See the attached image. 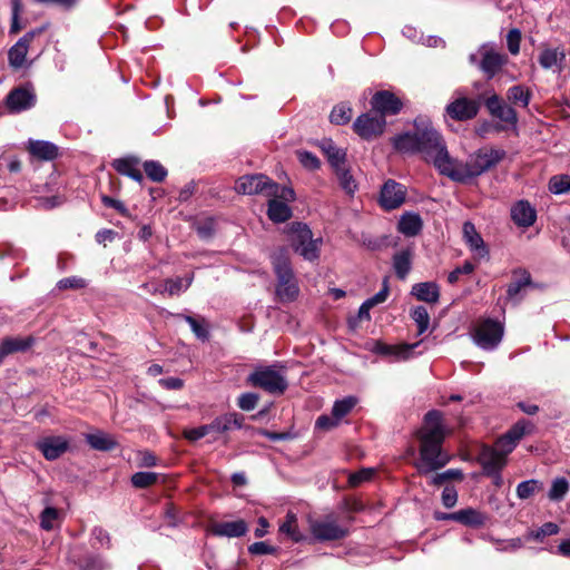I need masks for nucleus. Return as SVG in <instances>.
<instances>
[{"label": "nucleus", "mask_w": 570, "mask_h": 570, "mask_svg": "<svg viewBox=\"0 0 570 570\" xmlns=\"http://www.w3.org/2000/svg\"><path fill=\"white\" fill-rule=\"evenodd\" d=\"M413 130L395 135L391 144L396 151L403 154H420L431 161L441 175H444L450 164V155L442 135L426 117H416Z\"/></svg>", "instance_id": "obj_1"}, {"label": "nucleus", "mask_w": 570, "mask_h": 570, "mask_svg": "<svg viewBox=\"0 0 570 570\" xmlns=\"http://www.w3.org/2000/svg\"><path fill=\"white\" fill-rule=\"evenodd\" d=\"M442 413L431 410L424 415V424L417 432L420 440V461L415 468L421 474H428L445 466L450 456L442 450L445 430Z\"/></svg>", "instance_id": "obj_2"}, {"label": "nucleus", "mask_w": 570, "mask_h": 570, "mask_svg": "<svg viewBox=\"0 0 570 570\" xmlns=\"http://www.w3.org/2000/svg\"><path fill=\"white\" fill-rule=\"evenodd\" d=\"M504 156L505 151L502 149L482 148L471 155L465 164L456 165L454 159L450 158L444 176L455 183L465 184L493 168Z\"/></svg>", "instance_id": "obj_3"}, {"label": "nucleus", "mask_w": 570, "mask_h": 570, "mask_svg": "<svg viewBox=\"0 0 570 570\" xmlns=\"http://www.w3.org/2000/svg\"><path fill=\"white\" fill-rule=\"evenodd\" d=\"M272 265L277 278V297L281 302L295 301L299 287L285 248H279L272 255Z\"/></svg>", "instance_id": "obj_4"}, {"label": "nucleus", "mask_w": 570, "mask_h": 570, "mask_svg": "<svg viewBox=\"0 0 570 570\" xmlns=\"http://www.w3.org/2000/svg\"><path fill=\"white\" fill-rule=\"evenodd\" d=\"M287 240L291 247L305 261L314 262L320 257L322 238H313L311 228L299 222L286 226Z\"/></svg>", "instance_id": "obj_5"}, {"label": "nucleus", "mask_w": 570, "mask_h": 570, "mask_svg": "<svg viewBox=\"0 0 570 570\" xmlns=\"http://www.w3.org/2000/svg\"><path fill=\"white\" fill-rule=\"evenodd\" d=\"M504 335V325L498 320H480L471 331L473 343L481 350L492 352L497 350Z\"/></svg>", "instance_id": "obj_6"}, {"label": "nucleus", "mask_w": 570, "mask_h": 570, "mask_svg": "<svg viewBox=\"0 0 570 570\" xmlns=\"http://www.w3.org/2000/svg\"><path fill=\"white\" fill-rule=\"evenodd\" d=\"M246 381L249 385L271 394H283L288 385L285 376L276 371L275 366H259L247 376Z\"/></svg>", "instance_id": "obj_7"}, {"label": "nucleus", "mask_w": 570, "mask_h": 570, "mask_svg": "<svg viewBox=\"0 0 570 570\" xmlns=\"http://www.w3.org/2000/svg\"><path fill=\"white\" fill-rule=\"evenodd\" d=\"M235 190L243 195L277 196L279 185L263 174L245 175L236 180Z\"/></svg>", "instance_id": "obj_8"}, {"label": "nucleus", "mask_w": 570, "mask_h": 570, "mask_svg": "<svg viewBox=\"0 0 570 570\" xmlns=\"http://www.w3.org/2000/svg\"><path fill=\"white\" fill-rule=\"evenodd\" d=\"M484 106L493 118L504 122L509 127H517L519 118L515 108L508 105L507 101L495 92L484 100Z\"/></svg>", "instance_id": "obj_9"}, {"label": "nucleus", "mask_w": 570, "mask_h": 570, "mask_svg": "<svg viewBox=\"0 0 570 570\" xmlns=\"http://www.w3.org/2000/svg\"><path fill=\"white\" fill-rule=\"evenodd\" d=\"M372 110L385 119L389 116H396L403 108L402 100L392 91L379 90L371 98Z\"/></svg>", "instance_id": "obj_10"}, {"label": "nucleus", "mask_w": 570, "mask_h": 570, "mask_svg": "<svg viewBox=\"0 0 570 570\" xmlns=\"http://www.w3.org/2000/svg\"><path fill=\"white\" fill-rule=\"evenodd\" d=\"M406 197V187L394 180L387 179L381 187L379 203L385 210H393L401 207Z\"/></svg>", "instance_id": "obj_11"}, {"label": "nucleus", "mask_w": 570, "mask_h": 570, "mask_svg": "<svg viewBox=\"0 0 570 570\" xmlns=\"http://www.w3.org/2000/svg\"><path fill=\"white\" fill-rule=\"evenodd\" d=\"M386 120L379 115L373 116L370 112L360 115L354 124V131L365 140H372L384 132Z\"/></svg>", "instance_id": "obj_12"}, {"label": "nucleus", "mask_w": 570, "mask_h": 570, "mask_svg": "<svg viewBox=\"0 0 570 570\" xmlns=\"http://www.w3.org/2000/svg\"><path fill=\"white\" fill-rule=\"evenodd\" d=\"M478 53L481 56L479 68L488 79H492L508 60L505 55L498 52L494 46L489 43H483Z\"/></svg>", "instance_id": "obj_13"}, {"label": "nucleus", "mask_w": 570, "mask_h": 570, "mask_svg": "<svg viewBox=\"0 0 570 570\" xmlns=\"http://www.w3.org/2000/svg\"><path fill=\"white\" fill-rule=\"evenodd\" d=\"M37 101V97L32 88L17 87L13 88L6 97V107L11 114H19L31 109Z\"/></svg>", "instance_id": "obj_14"}, {"label": "nucleus", "mask_w": 570, "mask_h": 570, "mask_svg": "<svg viewBox=\"0 0 570 570\" xmlns=\"http://www.w3.org/2000/svg\"><path fill=\"white\" fill-rule=\"evenodd\" d=\"M480 109L478 100L466 97H459L449 102L445 107V112L454 120L465 121L473 119Z\"/></svg>", "instance_id": "obj_15"}, {"label": "nucleus", "mask_w": 570, "mask_h": 570, "mask_svg": "<svg viewBox=\"0 0 570 570\" xmlns=\"http://www.w3.org/2000/svg\"><path fill=\"white\" fill-rule=\"evenodd\" d=\"M311 530L318 541L338 540L347 535V529L335 521H316L312 524Z\"/></svg>", "instance_id": "obj_16"}, {"label": "nucleus", "mask_w": 570, "mask_h": 570, "mask_svg": "<svg viewBox=\"0 0 570 570\" xmlns=\"http://www.w3.org/2000/svg\"><path fill=\"white\" fill-rule=\"evenodd\" d=\"M69 448V442L63 436H47L37 442V449L42 455L53 461L60 458Z\"/></svg>", "instance_id": "obj_17"}, {"label": "nucleus", "mask_w": 570, "mask_h": 570, "mask_svg": "<svg viewBox=\"0 0 570 570\" xmlns=\"http://www.w3.org/2000/svg\"><path fill=\"white\" fill-rule=\"evenodd\" d=\"M511 219L518 227L528 228L535 223L537 210L528 200H518L511 207Z\"/></svg>", "instance_id": "obj_18"}, {"label": "nucleus", "mask_w": 570, "mask_h": 570, "mask_svg": "<svg viewBox=\"0 0 570 570\" xmlns=\"http://www.w3.org/2000/svg\"><path fill=\"white\" fill-rule=\"evenodd\" d=\"M480 463L485 475L501 472L507 463V456L493 448H485L480 454Z\"/></svg>", "instance_id": "obj_19"}, {"label": "nucleus", "mask_w": 570, "mask_h": 570, "mask_svg": "<svg viewBox=\"0 0 570 570\" xmlns=\"http://www.w3.org/2000/svg\"><path fill=\"white\" fill-rule=\"evenodd\" d=\"M29 154L42 161H51L58 157V147L48 140L29 139L27 142Z\"/></svg>", "instance_id": "obj_20"}, {"label": "nucleus", "mask_w": 570, "mask_h": 570, "mask_svg": "<svg viewBox=\"0 0 570 570\" xmlns=\"http://www.w3.org/2000/svg\"><path fill=\"white\" fill-rule=\"evenodd\" d=\"M463 236L470 249L474 252L479 258H487L489 256V250L472 223L465 222L463 224Z\"/></svg>", "instance_id": "obj_21"}, {"label": "nucleus", "mask_w": 570, "mask_h": 570, "mask_svg": "<svg viewBox=\"0 0 570 570\" xmlns=\"http://www.w3.org/2000/svg\"><path fill=\"white\" fill-rule=\"evenodd\" d=\"M248 527L244 520L220 522L212 527L210 532L216 537L239 538L246 534Z\"/></svg>", "instance_id": "obj_22"}, {"label": "nucleus", "mask_w": 570, "mask_h": 570, "mask_svg": "<svg viewBox=\"0 0 570 570\" xmlns=\"http://www.w3.org/2000/svg\"><path fill=\"white\" fill-rule=\"evenodd\" d=\"M423 228V220L417 213L405 212L401 215L397 229L406 237H414L421 233Z\"/></svg>", "instance_id": "obj_23"}, {"label": "nucleus", "mask_w": 570, "mask_h": 570, "mask_svg": "<svg viewBox=\"0 0 570 570\" xmlns=\"http://www.w3.org/2000/svg\"><path fill=\"white\" fill-rule=\"evenodd\" d=\"M411 294L419 301L435 304L440 299V287L435 282H421L412 286Z\"/></svg>", "instance_id": "obj_24"}, {"label": "nucleus", "mask_w": 570, "mask_h": 570, "mask_svg": "<svg viewBox=\"0 0 570 570\" xmlns=\"http://www.w3.org/2000/svg\"><path fill=\"white\" fill-rule=\"evenodd\" d=\"M566 58L563 49L546 48L539 55V63L543 69H550L560 72Z\"/></svg>", "instance_id": "obj_25"}, {"label": "nucleus", "mask_w": 570, "mask_h": 570, "mask_svg": "<svg viewBox=\"0 0 570 570\" xmlns=\"http://www.w3.org/2000/svg\"><path fill=\"white\" fill-rule=\"evenodd\" d=\"M138 164V158L125 157L115 159L112 166L118 174L127 176L137 183H141L144 180V176L141 171L137 168Z\"/></svg>", "instance_id": "obj_26"}, {"label": "nucleus", "mask_w": 570, "mask_h": 570, "mask_svg": "<svg viewBox=\"0 0 570 570\" xmlns=\"http://www.w3.org/2000/svg\"><path fill=\"white\" fill-rule=\"evenodd\" d=\"M513 281L507 287V297L515 299L519 293L528 286L532 285L530 273L524 268H517L512 272Z\"/></svg>", "instance_id": "obj_27"}, {"label": "nucleus", "mask_w": 570, "mask_h": 570, "mask_svg": "<svg viewBox=\"0 0 570 570\" xmlns=\"http://www.w3.org/2000/svg\"><path fill=\"white\" fill-rule=\"evenodd\" d=\"M86 442L97 451H111L117 446V441L108 433L96 431L85 435Z\"/></svg>", "instance_id": "obj_28"}, {"label": "nucleus", "mask_w": 570, "mask_h": 570, "mask_svg": "<svg viewBox=\"0 0 570 570\" xmlns=\"http://www.w3.org/2000/svg\"><path fill=\"white\" fill-rule=\"evenodd\" d=\"M507 100L515 106V107H521V108H528L531 99H532V92L531 90L525 87L524 85H514V86H511L508 90H507Z\"/></svg>", "instance_id": "obj_29"}, {"label": "nucleus", "mask_w": 570, "mask_h": 570, "mask_svg": "<svg viewBox=\"0 0 570 570\" xmlns=\"http://www.w3.org/2000/svg\"><path fill=\"white\" fill-rule=\"evenodd\" d=\"M267 216L274 223H284L292 217V209L285 202L272 198L268 200Z\"/></svg>", "instance_id": "obj_30"}, {"label": "nucleus", "mask_w": 570, "mask_h": 570, "mask_svg": "<svg viewBox=\"0 0 570 570\" xmlns=\"http://www.w3.org/2000/svg\"><path fill=\"white\" fill-rule=\"evenodd\" d=\"M321 147L334 170L345 164L346 151L338 148L331 139L323 140Z\"/></svg>", "instance_id": "obj_31"}, {"label": "nucleus", "mask_w": 570, "mask_h": 570, "mask_svg": "<svg viewBox=\"0 0 570 570\" xmlns=\"http://www.w3.org/2000/svg\"><path fill=\"white\" fill-rule=\"evenodd\" d=\"M33 340L31 337H6L0 342V350L6 357L17 352H24L31 347Z\"/></svg>", "instance_id": "obj_32"}, {"label": "nucleus", "mask_w": 570, "mask_h": 570, "mask_svg": "<svg viewBox=\"0 0 570 570\" xmlns=\"http://www.w3.org/2000/svg\"><path fill=\"white\" fill-rule=\"evenodd\" d=\"M456 522L473 528L481 527L487 521L485 514L473 508H466L456 511Z\"/></svg>", "instance_id": "obj_33"}, {"label": "nucleus", "mask_w": 570, "mask_h": 570, "mask_svg": "<svg viewBox=\"0 0 570 570\" xmlns=\"http://www.w3.org/2000/svg\"><path fill=\"white\" fill-rule=\"evenodd\" d=\"M417 345L419 343L404 345L380 344L376 348V352L383 355L394 356L396 360H406L412 355L413 350Z\"/></svg>", "instance_id": "obj_34"}, {"label": "nucleus", "mask_w": 570, "mask_h": 570, "mask_svg": "<svg viewBox=\"0 0 570 570\" xmlns=\"http://www.w3.org/2000/svg\"><path fill=\"white\" fill-rule=\"evenodd\" d=\"M412 253L410 249H402L393 256V268L400 279H404L411 271Z\"/></svg>", "instance_id": "obj_35"}, {"label": "nucleus", "mask_w": 570, "mask_h": 570, "mask_svg": "<svg viewBox=\"0 0 570 570\" xmlns=\"http://www.w3.org/2000/svg\"><path fill=\"white\" fill-rule=\"evenodd\" d=\"M194 281V274L186 276L185 278H167L164 282V293H167L169 296L180 295L186 292Z\"/></svg>", "instance_id": "obj_36"}, {"label": "nucleus", "mask_w": 570, "mask_h": 570, "mask_svg": "<svg viewBox=\"0 0 570 570\" xmlns=\"http://www.w3.org/2000/svg\"><path fill=\"white\" fill-rule=\"evenodd\" d=\"M177 317L184 320L190 326L193 333L198 340L203 342L209 340L208 325L204 318L198 320L191 315L186 314H177Z\"/></svg>", "instance_id": "obj_37"}, {"label": "nucleus", "mask_w": 570, "mask_h": 570, "mask_svg": "<svg viewBox=\"0 0 570 570\" xmlns=\"http://www.w3.org/2000/svg\"><path fill=\"white\" fill-rule=\"evenodd\" d=\"M357 402L358 399L353 395L336 400L332 407V415L340 422L356 406Z\"/></svg>", "instance_id": "obj_38"}, {"label": "nucleus", "mask_w": 570, "mask_h": 570, "mask_svg": "<svg viewBox=\"0 0 570 570\" xmlns=\"http://www.w3.org/2000/svg\"><path fill=\"white\" fill-rule=\"evenodd\" d=\"M39 519L40 528L45 531H51L61 521L62 514L57 508L48 505L41 511Z\"/></svg>", "instance_id": "obj_39"}, {"label": "nucleus", "mask_w": 570, "mask_h": 570, "mask_svg": "<svg viewBox=\"0 0 570 570\" xmlns=\"http://www.w3.org/2000/svg\"><path fill=\"white\" fill-rule=\"evenodd\" d=\"M297 517L293 512L286 514L285 521L279 527V532L288 535L294 542H299L304 539V535L297 528Z\"/></svg>", "instance_id": "obj_40"}, {"label": "nucleus", "mask_w": 570, "mask_h": 570, "mask_svg": "<svg viewBox=\"0 0 570 570\" xmlns=\"http://www.w3.org/2000/svg\"><path fill=\"white\" fill-rule=\"evenodd\" d=\"M569 481L564 476H558L552 480L551 488L548 491V498L552 502H560L569 491Z\"/></svg>", "instance_id": "obj_41"}, {"label": "nucleus", "mask_w": 570, "mask_h": 570, "mask_svg": "<svg viewBox=\"0 0 570 570\" xmlns=\"http://www.w3.org/2000/svg\"><path fill=\"white\" fill-rule=\"evenodd\" d=\"M542 489H543L542 481H540L538 479H530V480L520 482L517 485L515 492H517V497L520 500H527V499L531 498L533 494H535L537 492L541 491Z\"/></svg>", "instance_id": "obj_42"}, {"label": "nucleus", "mask_w": 570, "mask_h": 570, "mask_svg": "<svg viewBox=\"0 0 570 570\" xmlns=\"http://www.w3.org/2000/svg\"><path fill=\"white\" fill-rule=\"evenodd\" d=\"M142 168L147 177L155 183L164 181L168 175L167 169L158 160H146Z\"/></svg>", "instance_id": "obj_43"}, {"label": "nucleus", "mask_w": 570, "mask_h": 570, "mask_svg": "<svg viewBox=\"0 0 570 570\" xmlns=\"http://www.w3.org/2000/svg\"><path fill=\"white\" fill-rule=\"evenodd\" d=\"M411 318L417 325V335H422L426 332L430 325V315L426 307L420 305L411 309Z\"/></svg>", "instance_id": "obj_44"}, {"label": "nucleus", "mask_w": 570, "mask_h": 570, "mask_svg": "<svg viewBox=\"0 0 570 570\" xmlns=\"http://www.w3.org/2000/svg\"><path fill=\"white\" fill-rule=\"evenodd\" d=\"M28 49L26 45L22 42H16L8 52L9 63L14 68H20L23 66L26 61V57L28 53Z\"/></svg>", "instance_id": "obj_45"}, {"label": "nucleus", "mask_w": 570, "mask_h": 570, "mask_svg": "<svg viewBox=\"0 0 570 570\" xmlns=\"http://www.w3.org/2000/svg\"><path fill=\"white\" fill-rule=\"evenodd\" d=\"M352 118V108L347 104H338L336 105L330 115V120L335 125H345Z\"/></svg>", "instance_id": "obj_46"}, {"label": "nucleus", "mask_w": 570, "mask_h": 570, "mask_svg": "<svg viewBox=\"0 0 570 570\" xmlns=\"http://www.w3.org/2000/svg\"><path fill=\"white\" fill-rule=\"evenodd\" d=\"M336 176L338 178L340 186L342 189L348 194L353 195L355 190L357 189V184L355 179L353 178L350 170L345 169L343 166L335 169Z\"/></svg>", "instance_id": "obj_47"}, {"label": "nucleus", "mask_w": 570, "mask_h": 570, "mask_svg": "<svg viewBox=\"0 0 570 570\" xmlns=\"http://www.w3.org/2000/svg\"><path fill=\"white\" fill-rule=\"evenodd\" d=\"M533 424L528 421V420H519L518 422H515L508 431V436L511 438L512 440L517 441L519 443V441L525 435V434H529L532 432L533 430Z\"/></svg>", "instance_id": "obj_48"}, {"label": "nucleus", "mask_w": 570, "mask_h": 570, "mask_svg": "<svg viewBox=\"0 0 570 570\" xmlns=\"http://www.w3.org/2000/svg\"><path fill=\"white\" fill-rule=\"evenodd\" d=\"M549 190L554 195H562L570 191V176L556 175L549 180Z\"/></svg>", "instance_id": "obj_49"}, {"label": "nucleus", "mask_w": 570, "mask_h": 570, "mask_svg": "<svg viewBox=\"0 0 570 570\" xmlns=\"http://www.w3.org/2000/svg\"><path fill=\"white\" fill-rule=\"evenodd\" d=\"M158 480V473L156 472H149V471H140L136 472L131 476V483L137 489H145L154 483H156Z\"/></svg>", "instance_id": "obj_50"}, {"label": "nucleus", "mask_w": 570, "mask_h": 570, "mask_svg": "<svg viewBox=\"0 0 570 570\" xmlns=\"http://www.w3.org/2000/svg\"><path fill=\"white\" fill-rule=\"evenodd\" d=\"M297 157L302 166L306 169L315 170L321 166L320 159L311 151L299 150L297 151Z\"/></svg>", "instance_id": "obj_51"}, {"label": "nucleus", "mask_w": 570, "mask_h": 570, "mask_svg": "<svg viewBox=\"0 0 570 570\" xmlns=\"http://www.w3.org/2000/svg\"><path fill=\"white\" fill-rule=\"evenodd\" d=\"M259 396L256 393L247 392L238 396L237 405L243 411H252L256 407Z\"/></svg>", "instance_id": "obj_52"}, {"label": "nucleus", "mask_w": 570, "mask_h": 570, "mask_svg": "<svg viewBox=\"0 0 570 570\" xmlns=\"http://www.w3.org/2000/svg\"><path fill=\"white\" fill-rule=\"evenodd\" d=\"M22 11V6L20 0H12L11 1V26H10V33H18L22 26L20 24V13Z\"/></svg>", "instance_id": "obj_53"}, {"label": "nucleus", "mask_w": 570, "mask_h": 570, "mask_svg": "<svg viewBox=\"0 0 570 570\" xmlns=\"http://www.w3.org/2000/svg\"><path fill=\"white\" fill-rule=\"evenodd\" d=\"M517 445L518 442L509 438L508 433L505 432L497 440L494 449L507 456L515 449Z\"/></svg>", "instance_id": "obj_54"}, {"label": "nucleus", "mask_w": 570, "mask_h": 570, "mask_svg": "<svg viewBox=\"0 0 570 570\" xmlns=\"http://www.w3.org/2000/svg\"><path fill=\"white\" fill-rule=\"evenodd\" d=\"M78 566L81 570H102L104 561L98 556H87L78 560Z\"/></svg>", "instance_id": "obj_55"}, {"label": "nucleus", "mask_w": 570, "mask_h": 570, "mask_svg": "<svg viewBox=\"0 0 570 570\" xmlns=\"http://www.w3.org/2000/svg\"><path fill=\"white\" fill-rule=\"evenodd\" d=\"M474 268L475 267L471 262L465 261L462 266H459L449 273L448 282L450 284H455L461 275H469L474 271Z\"/></svg>", "instance_id": "obj_56"}, {"label": "nucleus", "mask_w": 570, "mask_h": 570, "mask_svg": "<svg viewBox=\"0 0 570 570\" xmlns=\"http://www.w3.org/2000/svg\"><path fill=\"white\" fill-rule=\"evenodd\" d=\"M86 285H87V282L83 278L78 277V276L66 277V278L60 279L57 283V287L59 289H68V288L78 289V288L86 287Z\"/></svg>", "instance_id": "obj_57"}, {"label": "nucleus", "mask_w": 570, "mask_h": 570, "mask_svg": "<svg viewBox=\"0 0 570 570\" xmlns=\"http://www.w3.org/2000/svg\"><path fill=\"white\" fill-rule=\"evenodd\" d=\"M442 504L446 509L453 508L458 502V491L453 485H446L442 491Z\"/></svg>", "instance_id": "obj_58"}, {"label": "nucleus", "mask_w": 570, "mask_h": 570, "mask_svg": "<svg viewBox=\"0 0 570 570\" xmlns=\"http://www.w3.org/2000/svg\"><path fill=\"white\" fill-rule=\"evenodd\" d=\"M521 32L519 29H511L507 36L508 49L512 55H518L520 51Z\"/></svg>", "instance_id": "obj_59"}, {"label": "nucleus", "mask_w": 570, "mask_h": 570, "mask_svg": "<svg viewBox=\"0 0 570 570\" xmlns=\"http://www.w3.org/2000/svg\"><path fill=\"white\" fill-rule=\"evenodd\" d=\"M101 202L106 207L114 208L122 216H128V209L122 202L107 195L101 196Z\"/></svg>", "instance_id": "obj_60"}, {"label": "nucleus", "mask_w": 570, "mask_h": 570, "mask_svg": "<svg viewBox=\"0 0 570 570\" xmlns=\"http://www.w3.org/2000/svg\"><path fill=\"white\" fill-rule=\"evenodd\" d=\"M389 296V283L387 278L383 281V287L372 297L367 298L366 302L371 304L372 307L384 303Z\"/></svg>", "instance_id": "obj_61"}, {"label": "nucleus", "mask_w": 570, "mask_h": 570, "mask_svg": "<svg viewBox=\"0 0 570 570\" xmlns=\"http://www.w3.org/2000/svg\"><path fill=\"white\" fill-rule=\"evenodd\" d=\"M560 528L554 522H546L543 523L535 532L537 539H543L546 537L554 535L559 532Z\"/></svg>", "instance_id": "obj_62"}, {"label": "nucleus", "mask_w": 570, "mask_h": 570, "mask_svg": "<svg viewBox=\"0 0 570 570\" xmlns=\"http://www.w3.org/2000/svg\"><path fill=\"white\" fill-rule=\"evenodd\" d=\"M248 551L252 554H257V556L273 554L276 552V548L268 546L266 542L258 541V542H254L253 544H250L248 547Z\"/></svg>", "instance_id": "obj_63"}, {"label": "nucleus", "mask_w": 570, "mask_h": 570, "mask_svg": "<svg viewBox=\"0 0 570 570\" xmlns=\"http://www.w3.org/2000/svg\"><path fill=\"white\" fill-rule=\"evenodd\" d=\"M373 474H374L373 469H363V470L350 475V480H348L350 484L353 487H356L364 481H368Z\"/></svg>", "instance_id": "obj_64"}]
</instances>
